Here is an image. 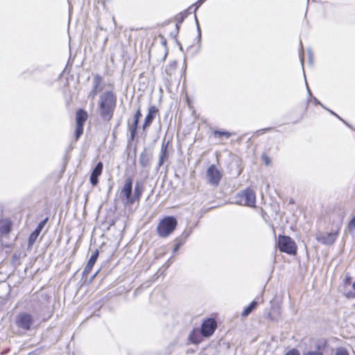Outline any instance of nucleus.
I'll return each instance as SVG.
<instances>
[{
	"instance_id": "f257e3e1",
	"label": "nucleus",
	"mask_w": 355,
	"mask_h": 355,
	"mask_svg": "<svg viewBox=\"0 0 355 355\" xmlns=\"http://www.w3.org/2000/svg\"><path fill=\"white\" fill-rule=\"evenodd\" d=\"M116 105V96L112 91H105L99 96V114L102 119L109 121L113 116Z\"/></svg>"
},
{
	"instance_id": "f03ea898",
	"label": "nucleus",
	"mask_w": 355,
	"mask_h": 355,
	"mask_svg": "<svg viewBox=\"0 0 355 355\" xmlns=\"http://www.w3.org/2000/svg\"><path fill=\"white\" fill-rule=\"evenodd\" d=\"M178 222L173 216H166L161 220L157 225V231L160 237H166L175 229Z\"/></svg>"
},
{
	"instance_id": "7ed1b4c3",
	"label": "nucleus",
	"mask_w": 355,
	"mask_h": 355,
	"mask_svg": "<svg viewBox=\"0 0 355 355\" xmlns=\"http://www.w3.org/2000/svg\"><path fill=\"white\" fill-rule=\"evenodd\" d=\"M235 200L236 204L254 207L256 203L255 192L252 189L247 188L236 194Z\"/></svg>"
},
{
	"instance_id": "20e7f679",
	"label": "nucleus",
	"mask_w": 355,
	"mask_h": 355,
	"mask_svg": "<svg viewBox=\"0 0 355 355\" xmlns=\"http://www.w3.org/2000/svg\"><path fill=\"white\" fill-rule=\"evenodd\" d=\"M278 247L281 252L288 254L296 253L295 243L289 236L279 235L278 237Z\"/></svg>"
},
{
	"instance_id": "39448f33",
	"label": "nucleus",
	"mask_w": 355,
	"mask_h": 355,
	"mask_svg": "<svg viewBox=\"0 0 355 355\" xmlns=\"http://www.w3.org/2000/svg\"><path fill=\"white\" fill-rule=\"evenodd\" d=\"M105 87V83L101 75L96 73L93 76L92 89L89 94L88 97L94 100L97 94L102 92Z\"/></svg>"
},
{
	"instance_id": "423d86ee",
	"label": "nucleus",
	"mask_w": 355,
	"mask_h": 355,
	"mask_svg": "<svg viewBox=\"0 0 355 355\" xmlns=\"http://www.w3.org/2000/svg\"><path fill=\"white\" fill-rule=\"evenodd\" d=\"M222 173L216 168L214 164L209 166L207 171V182L214 187H217L222 178Z\"/></svg>"
},
{
	"instance_id": "0eeeda50",
	"label": "nucleus",
	"mask_w": 355,
	"mask_h": 355,
	"mask_svg": "<svg viewBox=\"0 0 355 355\" xmlns=\"http://www.w3.org/2000/svg\"><path fill=\"white\" fill-rule=\"evenodd\" d=\"M17 326L24 330H29L33 323V316L27 313H20L16 317Z\"/></svg>"
},
{
	"instance_id": "6e6552de",
	"label": "nucleus",
	"mask_w": 355,
	"mask_h": 355,
	"mask_svg": "<svg viewBox=\"0 0 355 355\" xmlns=\"http://www.w3.org/2000/svg\"><path fill=\"white\" fill-rule=\"evenodd\" d=\"M132 180L131 178H128L125 179V184L121 189V196L124 198L126 200V202L130 205L133 204L132 199Z\"/></svg>"
},
{
	"instance_id": "1a4fd4ad",
	"label": "nucleus",
	"mask_w": 355,
	"mask_h": 355,
	"mask_svg": "<svg viewBox=\"0 0 355 355\" xmlns=\"http://www.w3.org/2000/svg\"><path fill=\"white\" fill-rule=\"evenodd\" d=\"M338 232H318L315 235V239L320 243L324 245H332L336 238Z\"/></svg>"
},
{
	"instance_id": "9d476101",
	"label": "nucleus",
	"mask_w": 355,
	"mask_h": 355,
	"mask_svg": "<svg viewBox=\"0 0 355 355\" xmlns=\"http://www.w3.org/2000/svg\"><path fill=\"white\" fill-rule=\"evenodd\" d=\"M216 327V321L213 319H208L202 323L201 333L205 337L210 336L214 332Z\"/></svg>"
},
{
	"instance_id": "9b49d317",
	"label": "nucleus",
	"mask_w": 355,
	"mask_h": 355,
	"mask_svg": "<svg viewBox=\"0 0 355 355\" xmlns=\"http://www.w3.org/2000/svg\"><path fill=\"white\" fill-rule=\"evenodd\" d=\"M47 221L48 218H46L42 221H40V223L37 225V227L35 228V230L31 234L28 240V248H31L33 245L35 243L41 231L46 225Z\"/></svg>"
},
{
	"instance_id": "f8f14e48",
	"label": "nucleus",
	"mask_w": 355,
	"mask_h": 355,
	"mask_svg": "<svg viewBox=\"0 0 355 355\" xmlns=\"http://www.w3.org/2000/svg\"><path fill=\"white\" fill-rule=\"evenodd\" d=\"M158 112L159 110L155 106L153 105L149 107L148 114L143 124V130H145L146 128L150 125Z\"/></svg>"
},
{
	"instance_id": "ddd939ff",
	"label": "nucleus",
	"mask_w": 355,
	"mask_h": 355,
	"mask_svg": "<svg viewBox=\"0 0 355 355\" xmlns=\"http://www.w3.org/2000/svg\"><path fill=\"white\" fill-rule=\"evenodd\" d=\"M103 168V163L99 162L93 169L89 178L90 182L93 186H96L98 184V178L102 173Z\"/></svg>"
},
{
	"instance_id": "4468645a",
	"label": "nucleus",
	"mask_w": 355,
	"mask_h": 355,
	"mask_svg": "<svg viewBox=\"0 0 355 355\" xmlns=\"http://www.w3.org/2000/svg\"><path fill=\"white\" fill-rule=\"evenodd\" d=\"M141 116V113L140 109L139 108L137 110V111L136 112V113L135 114L133 122L130 126V138L132 140H133L135 139Z\"/></svg>"
},
{
	"instance_id": "2eb2a0df",
	"label": "nucleus",
	"mask_w": 355,
	"mask_h": 355,
	"mask_svg": "<svg viewBox=\"0 0 355 355\" xmlns=\"http://www.w3.org/2000/svg\"><path fill=\"white\" fill-rule=\"evenodd\" d=\"M99 252L98 250H96L90 257L84 270L83 272V276H87L88 274L91 272L94 265L95 264L98 257Z\"/></svg>"
},
{
	"instance_id": "dca6fc26",
	"label": "nucleus",
	"mask_w": 355,
	"mask_h": 355,
	"mask_svg": "<svg viewBox=\"0 0 355 355\" xmlns=\"http://www.w3.org/2000/svg\"><path fill=\"white\" fill-rule=\"evenodd\" d=\"M12 230V223L9 220H3L0 222V237L6 236Z\"/></svg>"
},
{
	"instance_id": "f3484780",
	"label": "nucleus",
	"mask_w": 355,
	"mask_h": 355,
	"mask_svg": "<svg viewBox=\"0 0 355 355\" xmlns=\"http://www.w3.org/2000/svg\"><path fill=\"white\" fill-rule=\"evenodd\" d=\"M168 144H169L168 141L166 143H165L164 141L162 143L161 151H160V154H159V161H158V167L159 168L161 167L164 164L165 160L168 157L167 150H168Z\"/></svg>"
},
{
	"instance_id": "a211bd4d",
	"label": "nucleus",
	"mask_w": 355,
	"mask_h": 355,
	"mask_svg": "<svg viewBox=\"0 0 355 355\" xmlns=\"http://www.w3.org/2000/svg\"><path fill=\"white\" fill-rule=\"evenodd\" d=\"M87 117V112L82 109L78 110L76 114V125H84Z\"/></svg>"
},
{
	"instance_id": "6ab92c4d",
	"label": "nucleus",
	"mask_w": 355,
	"mask_h": 355,
	"mask_svg": "<svg viewBox=\"0 0 355 355\" xmlns=\"http://www.w3.org/2000/svg\"><path fill=\"white\" fill-rule=\"evenodd\" d=\"M144 191L143 185L141 182H137L135 184V189H134V193L132 196L133 199V204L137 201L139 200L141 196V194Z\"/></svg>"
},
{
	"instance_id": "aec40b11",
	"label": "nucleus",
	"mask_w": 355,
	"mask_h": 355,
	"mask_svg": "<svg viewBox=\"0 0 355 355\" xmlns=\"http://www.w3.org/2000/svg\"><path fill=\"white\" fill-rule=\"evenodd\" d=\"M139 162L140 165L144 168L149 166L150 157L147 154L146 149L140 154Z\"/></svg>"
},
{
	"instance_id": "412c9836",
	"label": "nucleus",
	"mask_w": 355,
	"mask_h": 355,
	"mask_svg": "<svg viewBox=\"0 0 355 355\" xmlns=\"http://www.w3.org/2000/svg\"><path fill=\"white\" fill-rule=\"evenodd\" d=\"M350 283H351V277H347L345 279L343 293L347 298H354L355 293L350 291H347V286L349 285Z\"/></svg>"
},
{
	"instance_id": "4be33fe9",
	"label": "nucleus",
	"mask_w": 355,
	"mask_h": 355,
	"mask_svg": "<svg viewBox=\"0 0 355 355\" xmlns=\"http://www.w3.org/2000/svg\"><path fill=\"white\" fill-rule=\"evenodd\" d=\"M257 305H258V302L257 301H255V300L252 301L250 303V304L243 310V311L241 314L242 317L245 318V317L248 316L250 314V313L254 309H256Z\"/></svg>"
},
{
	"instance_id": "5701e85b",
	"label": "nucleus",
	"mask_w": 355,
	"mask_h": 355,
	"mask_svg": "<svg viewBox=\"0 0 355 355\" xmlns=\"http://www.w3.org/2000/svg\"><path fill=\"white\" fill-rule=\"evenodd\" d=\"M214 135L215 137H220V136H225L226 138H229L232 136V133L227 131H220V130H216L214 132Z\"/></svg>"
},
{
	"instance_id": "b1692460",
	"label": "nucleus",
	"mask_w": 355,
	"mask_h": 355,
	"mask_svg": "<svg viewBox=\"0 0 355 355\" xmlns=\"http://www.w3.org/2000/svg\"><path fill=\"white\" fill-rule=\"evenodd\" d=\"M83 132V125H76L75 131L76 140H78Z\"/></svg>"
},
{
	"instance_id": "393cba45",
	"label": "nucleus",
	"mask_w": 355,
	"mask_h": 355,
	"mask_svg": "<svg viewBox=\"0 0 355 355\" xmlns=\"http://www.w3.org/2000/svg\"><path fill=\"white\" fill-rule=\"evenodd\" d=\"M348 230L350 232H352L355 230V214L348 223Z\"/></svg>"
},
{
	"instance_id": "a878e982",
	"label": "nucleus",
	"mask_w": 355,
	"mask_h": 355,
	"mask_svg": "<svg viewBox=\"0 0 355 355\" xmlns=\"http://www.w3.org/2000/svg\"><path fill=\"white\" fill-rule=\"evenodd\" d=\"M196 24H197V31H198L197 40H198V43L199 47H200V44H201V31H200L198 21V19L196 17Z\"/></svg>"
},
{
	"instance_id": "bb28decb",
	"label": "nucleus",
	"mask_w": 355,
	"mask_h": 355,
	"mask_svg": "<svg viewBox=\"0 0 355 355\" xmlns=\"http://www.w3.org/2000/svg\"><path fill=\"white\" fill-rule=\"evenodd\" d=\"M335 355H349V353L345 348L339 347L336 349Z\"/></svg>"
},
{
	"instance_id": "cd10ccee",
	"label": "nucleus",
	"mask_w": 355,
	"mask_h": 355,
	"mask_svg": "<svg viewBox=\"0 0 355 355\" xmlns=\"http://www.w3.org/2000/svg\"><path fill=\"white\" fill-rule=\"evenodd\" d=\"M303 355H323V354L320 351H308L304 353Z\"/></svg>"
},
{
	"instance_id": "c85d7f7f",
	"label": "nucleus",
	"mask_w": 355,
	"mask_h": 355,
	"mask_svg": "<svg viewBox=\"0 0 355 355\" xmlns=\"http://www.w3.org/2000/svg\"><path fill=\"white\" fill-rule=\"evenodd\" d=\"M285 355H300V352L296 349H292L287 352Z\"/></svg>"
},
{
	"instance_id": "c756f323",
	"label": "nucleus",
	"mask_w": 355,
	"mask_h": 355,
	"mask_svg": "<svg viewBox=\"0 0 355 355\" xmlns=\"http://www.w3.org/2000/svg\"><path fill=\"white\" fill-rule=\"evenodd\" d=\"M182 245L181 243L178 242L175 245V247H174V249H173V252H176L179 248H180V245Z\"/></svg>"
},
{
	"instance_id": "7c9ffc66",
	"label": "nucleus",
	"mask_w": 355,
	"mask_h": 355,
	"mask_svg": "<svg viewBox=\"0 0 355 355\" xmlns=\"http://www.w3.org/2000/svg\"><path fill=\"white\" fill-rule=\"evenodd\" d=\"M324 109H326L327 110H328V111H329L331 114H333V115L336 116L337 118H338L339 119H340V120H342V121H343V119H341V118H340L338 114H336L334 112H333V111H331V110H329V109H327V108H326V107H325Z\"/></svg>"
},
{
	"instance_id": "2f4dec72",
	"label": "nucleus",
	"mask_w": 355,
	"mask_h": 355,
	"mask_svg": "<svg viewBox=\"0 0 355 355\" xmlns=\"http://www.w3.org/2000/svg\"><path fill=\"white\" fill-rule=\"evenodd\" d=\"M313 101L315 105H320L322 107L325 108V107L316 98H314Z\"/></svg>"
},
{
	"instance_id": "473e14b6",
	"label": "nucleus",
	"mask_w": 355,
	"mask_h": 355,
	"mask_svg": "<svg viewBox=\"0 0 355 355\" xmlns=\"http://www.w3.org/2000/svg\"><path fill=\"white\" fill-rule=\"evenodd\" d=\"M184 15L182 13H180L179 15L178 21L182 22L184 20Z\"/></svg>"
},
{
	"instance_id": "72a5a7b5",
	"label": "nucleus",
	"mask_w": 355,
	"mask_h": 355,
	"mask_svg": "<svg viewBox=\"0 0 355 355\" xmlns=\"http://www.w3.org/2000/svg\"><path fill=\"white\" fill-rule=\"evenodd\" d=\"M206 0H198L196 3L197 4V7H196V9L198 8V6H200V5H202Z\"/></svg>"
},
{
	"instance_id": "f704fd0d",
	"label": "nucleus",
	"mask_w": 355,
	"mask_h": 355,
	"mask_svg": "<svg viewBox=\"0 0 355 355\" xmlns=\"http://www.w3.org/2000/svg\"><path fill=\"white\" fill-rule=\"evenodd\" d=\"M300 62H301L302 66L303 67V65H304V58L302 56H300Z\"/></svg>"
},
{
	"instance_id": "c9c22d12",
	"label": "nucleus",
	"mask_w": 355,
	"mask_h": 355,
	"mask_svg": "<svg viewBox=\"0 0 355 355\" xmlns=\"http://www.w3.org/2000/svg\"><path fill=\"white\" fill-rule=\"evenodd\" d=\"M171 260H170V259H168V260L167 261L166 263V267H168V266H170V264H171Z\"/></svg>"
},
{
	"instance_id": "e433bc0d",
	"label": "nucleus",
	"mask_w": 355,
	"mask_h": 355,
	"mask_svg": "<svg viewBox=\"0 0 355 355\" xmlns=\"http://www.w3.org/2000/svg\"><path fill=\"white\" fill-rule=\"evenodd\" d=\"M98 272V270L92 277L91 280H92L95 278V277L97 275Z\"/></svg>"
},
{
	"instance_id": "4c0bfd02",
	"label": "nucleus",
	"mask_w": 355,
	"mask_h": 355,
	"mask_svg": "<svg viewBox=\"0 0 355 355\" xmlns=\"http://www.w3.org/2000/svg\"><path fill=\"white\" fill-rule=\"evenodd\" d=\"M268 130H270V128L262 129V130H260L259 131L260 132H265V131Z\"/></svg>"
},
{
	"instance_id": "58836bf2",
	"label": "nucleus",
	"mask_w": 355,
	"mask_h": 355,
	"mask_svg": "<svg viewBox=\"0 0 355 355\" xmlns=\"http://www.w3.org/2000/svg\"><path fill=\"white\" fill-rule=\"evenodd\" d=\"M352 288H353V289H354V291H355V282H353V284H352Z\"/></svg>"
},
{
	"instance_id": "ea45409f",
	"label": "nucleus",
	"mask_w": 355,
	"mask_h": 355,
	"mask_svg": "<svg viewBox=\"0 0 355 355\" xmlns=\"http://www.w3.org/2000/svg\"><path fill=\"white\" fill-rule=\"evenodd\" d=\"M266 164H268V163H269V159L268 157H266Z\"/></svg>"
},
{
	"instance_id": "a19ab883",
	"label": "nucleus",
	"mask_w": 355,
	"mask_h": 355,
	"mask_svg": "<svg viewBox=\"0 0 355 355\" xmlns=\"http://www.w3.org/2000/svg\"><path fill=\"white\" fill-rule=\"evenodd\" d=\"M306 87H307V89H308L309 94H311V91H310V89H309V87H308V85H306Z\"/></svg>"
}]
</instances>
